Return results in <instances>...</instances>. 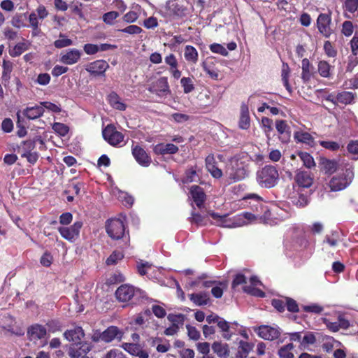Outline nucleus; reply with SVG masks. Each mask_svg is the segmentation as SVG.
I'll list each match as a JSON object with an SVG mask.
<instances>
[{"mask_svg":"<svg viewBox=\"0 0 358 358\" xmlns=\"http://www.w3.org/2000/svg\"><path fill=\"white\" fill-rule=\"evenodd\" d=\"M115 296L122 302L131 301V304H136L145 297L144 292L127 284L122 285L117 289Z\"/></svg>","mask_w":358,"mask_h":358,"instance_id":"obj_1","label":"nucleus"},{"mask_svg":"<svg viewBox=\"0 0 358 358\" xmlns=\"http://www.w3.org/2000/svg\"><path fill=\"white\" fill-rule=\"evenodd\" d=\"M279 175L273 166H265L257 172V181L264 188L274 187L278 180Z\"/></svg>","mask_w":358,"mask_h":358,"instance_id":"obj_2","label":"nucleus"},{"mask_svg":"<svg viewBox=\"0 0 358 358\" xmlns=\"http://www.w3.org/2000/svg\"><path fill=\"white\" fill-rule=\"evenodd\" d=\"M226 174L228 176L229 182H235L244 179L248 176L246 167L237 161L231 162V165L227 166Z\"/></svg>","mask_w":358,"mask_h":358,"instance_id":"obj_3","label":"nucleus"},{"mask_svg":"<svg viewBox=\"0 0 358 358\" xmlns=\"http://www.w3.org/2000/svg\"><path fill=\"white\" fill-rule=\"evenodd\" d=\"M106 230L108 235L114 240L122 238L124 234L125 227L123 222L120 219L108 220L106 225Z\"/></svg>","mask_w":358,"mask_h":358,"instance_id":"obj_4","label":"nucleus"},{"mask_svg":"<svg viewBox=\"0 0 358 358\" xmlns=\"http://www.w3.org/2000/svg\"><path fill=\"white\" fill-rule=\"evenodd\" d=\"M353 172L348 169L343 173V176H336L333 177L329 182V187L332 191H339L345 188L352 180Z\"/></svg>","mask_w":358,"mask_h":358,"instance_id":"obj_5","label":"nucleus"},{"mask_svg":"<svg viewBox=\"0 0 358 358\" xmlns=\"http://www.w3.org/2000/svg\"><path fill=\"white\" fill-rule=\"evenodd\" d=\"M151 93L155 94L159 97H165L171 94L168 80L166 77H161L152 83L148 88Z\"/></svg>","mask_w":358,"mask_h":358,"instance_id":"obj_6","label":"nucleus"},{"mask_svg":"<svg viewBox=\"0 0 358 358\" xmlns=\"http://www.w3.org/2000/svg\"><path fill=\"white\" fill-rule=\"evenodd\" d=\"M331 15L321 13L317 19V27L320 33L325 38H329L334 32L331 27Z\"/></svg>","mask_w":358,"mask_h":358,"instance_id":"obj_7","label":"nucleus"},{"mask_svg":"<svg viewBox=\"0 0 358 358\" xmlns=\"http://www.w3.org/2000/svg\"><path fill=\"white\" fill-rule=\"evenodd\" d=\"M82 226L83 222L78 221L70 227H60L58 228V231L64 238L69 241H73L78 238Z\"/></svg>","mask_w":358,"mask_h":358,"instance_id":"obj_8","label":"nucleus"},{"mask_svg":"<svg viewBox=\"0 0 358 358\" xmlns=\"http://www.w3.org/2000/svg\"><path fill=\"white\" fill-rule=\"evenodd\" d=\"M92 349L91 344L81 341L79 343H71L69 348V356L72 358H79L86 356V354Z\"/></svg>","mask_w":358,"mask_h":358,"instance_id":"obj_9","label":"nucleus"},{"mask_svg":"<svg viewBox=\"0 0 358 358\" xmlns=\"http://www.w3.org/2000/svg\"><path fill=\"white\" fill-rule=\"evenodd\" d=\"M102 134L104 139L113 146L119 145L124 139V135L112 126H107Z\"/></svg>","mask_w":358,"mask_h":358,"instance_id":"obj_10","label":"nucleus"},{"mask_svg":"<svg viewBox=\"0 0 358 358\" xmlns=\"http://www.w3.org/2000/svg\"><path fill=\"white\" fill-rule=\"evenodd\" d=\"M167 319L171 322V325L164 330V334L166 336H173L178 331L180 327H182L185 315H168Z\"/></svg>","mask_w":358,"mask_h":358,"instance_id":"obj_11","label":"nucleus"},{"mask_svg":"<svg viewBox=\"0 0 358 358\" xmlns=\"http://www.w3.org/2000/svg\"><path fill=\"white\" fill-rule=\"evenodd\" d=\"M132 155L137 162L143 166L147 167L151 164L150 157L143 148L138 145L132 147Z\"/></svg>","mask_w":358,"mask_h":358,"instance_id":"obj_12","label":"nucleus"},{"mask_svg":"<svg viewBox=\"0 0 358 358\" xmlns=\"http://www.w3.org/2000/svg\"><path fill=\"white\" fill-rule=\"evenodd\" d=\"M109 67L108 64L104 60H96L89 64L85 69L90 74L95 76H102Z\"/></svg>","mask_w":358,"mask_h":358,"instance_id":"obj_13","label":"nucleus"},{"mask_svg":"<svg viewBox=\"0 0 358 358\" xmlns=\"http://www.w3.org/2000/svg\"><path fill=\"white\" fill-rule=\"evenodd\" d=\"M123 336V332L115 326H110L104 330L100 335L101 341L106 343H110L115 338L121 340Z\"/></svg>","mask_w":358,"mask_h":358,"instance_id":"obj_14","label":"nucleus"},{"mask_svg":"<svg viewBox=\"0 0 358 358\" xmlns=\"http://www.w3.org/2000/svg\"><path fill=\"white\" fill-rule=\"evenodd\" d=\"M255 331L257 333L259 337L265 340L273 341L280 336L279 331L269 326H260L257 329H255Z\"/></svg>","mask_w":358,"mask_h":358,"instance_id":"obj_15","label":"nucleus"},{"mask_svg":"<svg viewBox=\"0 0 358 358\" xmlns=\"http://www.w3.org/2000/svg\"><path fill=\"white\" fill-rule=\"evenodd\" d=\"M318 164L320 170L326 174H332L337 170L338 163L335 160H331L324 157H320Z\"/></svg>","mask_w":358,"mask_h":358,"instance_id":"obj_16","label":"nucleus"},{"mask_svg":"<svg viewBox=\"0 0 358 358\" xmlns=\"http://www.w3.org/2000/svg\"><path fill=\"white\" fill-rule=\"evenodd\" d=\"M64 336L68 341L74 343L83 341L85 333L82 327H76L73 329L66 331Z\"/></svg>","mask_w":358,"mask_h":358,"instance_id":"obj_17","label":"nucleus"},{"mask_svg":"<svg viewBox=\"0 0 358 358\" xmlns=\"http://www.w3.org/2000/svg\"><path fill=\"white\" fill-rule=\"evenodd\" d=\"M295 180L299 186L307 188L312 185L313 178L309 172L302 170H297L295 176Z\"/></svg>","mask_w":358,"mask_h":358,"instance_id":"obj_18","label":"nucleus"},{"mask_svg":"<svg viewBox=\"0 0 358 358\" xmlns=\"http://www.w3.org/2000/svg\"><path fill=\"white\" fill-rule=\"evenodd\" d=\"M190 194L198 208H201L206 200V194L203 189L197 185H192L190 188Z\"/></svg>","mask_w":358,"mask_h":358,"instance_id":"obj_19","label":"nucleus"},{"mask_svg":"<svg viewBox=\"0 0 358 358\" xmlns=\"http://www.w3.org/2000/svg\"><path fill=\"white\" fill-rule=\"evenodd\" d=\"M27 334L30 340L41 339L46 335V329L40 324L32 325L28 329Z\"/></svg>","mask_w":358,"mask_h":358,"instance_id":"obj_20","label":"nucleus"},{"mask_svg":"<svg viewBox=\"0 0 358 358\" xmlns=\"http://www.w3.org/2000/svg\"><path fill=\"white\" fill-rule=\"evenodd\" d=\"M80 55L78 50L71 49L61 57L60 61L64 64L71 65L80 59Z\"/></svg>","mask_w":358,"mask_h":358,"instance_id":"obj_21","label":"nucleus"},{"mask_svg":"<svg viewBox=\"0 0 358 358\" xmlns=\"http://www.w3.org/2000/svg\"><path fill=\"white\" fill-rule=\"evenodd\" d=\"M250 125L248 107L245 103L241 106V115L238 122V126L242 129H248Z\"/></svg>","mask_w":358,"mask_h":358,"instance_id":"obj_22","label":"nucleus"},{"mask_svg":"<svg viewBox=\"0 0 358 358\" xmlns=\"http://www.w3.org/2000/svg\"><path fill=\"white\" fill-rule=\"evenodd\" d=\"M212 350L214 353L221 358H227L230 352L228 344L218 341L213 343Z\"/></svg>","mask_w":358,"mask_h":358,"instance_id":"obj_23","label":"nucleus"},{"mask_svg":"<svg viewBox=\"0 0 358 358\" xmlns=\"http://www.w3.org/2000/svg\"><path fill=\"white\" fill-rule=\"evenodd\" d=\"M44 111L43 107L35 106L27 107L23 110L22 114L29 120H34L42 116Z\"/></svg>","mask_w":358,"mask_h":358,"instance_id":"obj_24","label":"nucleus"},{"mask_svg":"<svg viewBox=\"0 0 358 358\" xmlns=\"http://www.w3.org/2000/svg\"><path fill=\"white\" fill-rule=\"evenodd\" d=\"M154 151L157 155L175 154L178 151V148L172 143L158 144L155 147Z\"/></svg>","mask_w":358,"mask_h":358,"instance_id":"obj_25","label":"nucleus"},{"mask_svg":"<svg viewBox=\"0 0 358 358\" xmlns=\"http://www.w3.org/2000/svg\"><path fill=\"white\" fill-rule=\"evenodd\" d=\"M189 299L197 306L206 305L210 301L209 294L206 292H199L189 295Z\"/></svg>","mask_w":358,"mask_h":358,"instance_id":"obj_26","label":"nucleus"},{"mask_svg":"<svg viewBox=\"0 0 358 358\" xmlns=\"http://www.w3.org/2000/svg\"><path fill=\"white\" fill-rule=\"evenodd\" d=\"M36 140H40V138L36 137L34 140H27L22 141L21 145L18 146V152L21 155L32 152V150L35 148Z\"/></svg>","mask_w":358,"mask_h":358,"instance_id":"obj_27","label":"nucleus"},{"mask_svg":"<svg viewBox=\"0 0 358 358\" xmlns=\"http://www.w3.org/2000/svg\"><path fill=\"white\" fill-rule=\"evenodd\" d=\"M253 345L248 342L241 341L236 353V358H247Z\"/></svg>","mask_w":358,"mask_h":358,"instance_id":"obj_28","label":"nucleus"},{"mask_svg":"<svg viewBox=\"0 0 358 358\" xmlns=\"http://www.w3.org/2000/svg\"><path fill=\"white\" fill-rule=\"evenodd\" d=\"M164 306H165V304L162 303L160 305L159 301L151 299L149 306L145 310V313H150V310L152 311V313H166V310Z\"/></svg>","mask_w":358,"mask_h":358,"instance_id":"obj_29","label":"nucleus"},{"mask_svg":"<svg viewBox=\"0 0 358 358\" xmlns=\"http://www.w3.org/2000/svg\"><path fill=\"white\" fill-rule=\"evenodd\" d=\"M189 220L192 224H195L198 227L206 226L208 222L207 215H202L194 211L192 212Z\"/></svg>","mask_w":358,"mask_h":358,"instance_id":"obj_30","label":"nucleus"},{"mask_svg":"<svg viewBox=\"0 0 358 358\" xmlns=\"http://www.w3.org/2000/svg\"><path fill=\"white\" fill-rule=\"evenodd\" d=\"M298 156L303 163V166L307 169H312L315 166V162L313 157L306 152H299Z\"/></svg>","mask_w":358,"mask_h":358,"instance_id":"obj_31","label":"nucleus"},{"mask_svg":"<svg viewBox=\"0 0 358 358\" xmlns=\"http://www.w3.org/2000/svg\"><path fill=\"white\" fill-rule=\"evenodd\" d=\"M333 67L326 61H320L318 63L319 74L323 78L331 77V70Z\"/></svg>","mask_w":358,"mask_h":358,"instance_id":"obj_32","label":"nucleus"},{"mask_svg":"<svg viewBox=\"0 0 358 358\" xmlns=\"http://www.w3.org/2000/svg\"><path fill=\"white\" fill-rule=\"evenodd\" d=\"M355 99V94L350 92L344 91L338 93L336 96V100L343 104H350Z\"/></svg>","mask_w":358,"mask_h":358,"instance_id":"obj_33","label":"nucleus"},{"mask_svg":"<svg viewBox=\"0 0 358 358\" xmlns=\"http://www.w3.org/2000/svg\"><path fill=\"white\" fill-rule=\"evenodd\" d=\"M262 127L266 134L267 141H269L271 138L270 133L273 131V120L268 117H263L262 118Z\"/></svg>","mask_w":358,"mask_h":358,"instance_id":"obj_34","label":"nucleus"},{"mask_svg":"<svg viewBox=\"0 0 358 358\" xmlns=\"http://www.w3.org/2000/svg\"><path fill=\"white\" fill-rule=\"evenodd\" d=\"M121 347L133 356H136L141 350V345L138 343H123Z\"/></svg>","mask_w":358,"mask_h":358,"instance_id":"obj_35","label":"nucleus"},{"mask_svg":"<svg viewBox=\"0 0 358 358\" xmlns=\"http://www.w3.org/2000/svg\"><path fill=\"white\" fill-rule=\"evenodd\" d=\"M185 57L187 61L196 63L198 59V52L193 46L187 45L185 49Z\"/></svg>","mask_w":358,"mask_h":358,"instance_id":"obj_36","label":"nucleus"},{"mask_svg":"<svg viewBox=\"0 0 358 358\" xmlns=\"http://www.w3.org/2000/svg\"><path fill=\"white\" fill-rule=\"evenodd\" d=\"M294 137L295 140L299 142L304 143L306 144H311L313 143V138L312 136L308 132L296 131Z\"/></svg>","mask_w":358,"mask_h":358,"instance_id":"obj_37","label":"nucleus"},{"mask_svg":"<svg viewBox=\"0 0 358 358\" xmlns=\"http://www.w3.org/2000/svg\"><path fill=\"white\" fill-rule=\"evenodd\" d=\"M228 283L227 281H218L217 283L211 289L213 296L215 298H220L223 294V289L227 288Z\"/></svg>","mask_w":358,"mask_h":358,"instance_id":"obj_38","label":"nucleus"},{"mask_svg":"<svg viewBox=\"0 0 358 358\" xmlns=\"http://www.w3.org/2000/svg\"><path fill=\"white\" fill-rule=\"evenodd\" d=\"M208 215H209L214 220H215V224L218 226L222 227H229V225L226 224L227 222V215H220L218 213H214L213 211H208Z\"/></svg>","mask_w":358,"mask_h":358,"instance_id":"obj_39","label":"nucleus"},{"mask_svg":"<svg viewBox=\"0 0 358 358\" xmlns=\"http://www.w3.org/2000/svg\"><path fill=\"white\" fill-rule=\"evenodd\" d=\"M27 19L26 14H16L15 15L11 20L13 26L17 28L25 27L24 20Z\"/></svg>","mask_w":358,"mask_h":358,"instance_id":"obj_40","label":"nucleus"},{"mask_svg":"<svg viewBox=\"0 0 358 358\" xmlns=\"http://www.w3.org/2000/svg\"><path fill=\"white\" fill-rule=\"evenodd\" d=\"M52 129L62 136H66L69 132V127L65 124L55 122L52 125Z\"/></svg>","mask_w":358,"mask_h":358,"instance_id":"obj_41","label":"nucleus"},{"mask_svg":"<svg viewBox=\"0 0 358 358\" xmlns=\"http://www.w3.org/2000/svg\"><path fill=\"white\" fill-rule=\"evenodd\" d=\"M285 300L286 302L285 306H287V310L289 312H291V313L299 312L300 309L299 308V305L294 299L286 296V297H285Z\"/></svg>","mask_w":358,"mask_h":358,"instance_id":"obj_42","label":"nucleus"},{"mask_svg":"<svg viewBox=\"0 0 358 358\" xmlns=\"http://www.w3.org/2000/svg\"><path fill=\"white\" fill-rule=\"evenodd\" d=\"M301 310L306 313H320L324 310V308L318 304L312 303L307 306H301Z\"/></svg>","mask_w":358,"mask_h":358,"instance_id":"obj_43","label":"nucleus"},{"mask_svg":"<svg viewBox=\"0 0 358 358\" xmlns=\"http://www.w3.org/2000/svg\"><path fill=\"white\" fill-rule=\"evenodd\" d=\"M1 328L4 329L5 331L10 333L11 334L21 336L24 334V331L22 328L20 327H14L13 325H6V326H2Z\"/></svg>","mask_w":358,"mask_h":358,"instance_id":"obj_44","label":"nucleus"},{"mask_svg":"<svg viewBox=\"0 0 358 358\" xmlns=\"http://www.w3.org/2000/svg\"><path fill=\"white\" fill-rule=\"evenodd\" d=\"M180 83L184 89V92L188 94L194 89L192 80L190 78L184 77L180 80Z\"/></svg>","mask_w":358,"mask_h":358,"instance_id":"obj_45","label":"nucleus"},{"mask_svg":"<svg viewBox=\"0 0 358 358\" xmlns=\"http://www.w3.org/2000/svg\"><path fill=\"white\" fill-rule=\"evenodd\" d=\"M120 15L119 13L117 12V11H110V12H108L106 13H105L102 18H103V21L107 24H113V21L117 18Z\"/></svg>","mask_w":358,"mask_h":358,"instance_id":"obj_46","label":"nucleus"},{"mask_svg":"<svg viewBox=\"0 0 358 358\" xmlns=\"http://www.w3.org/2000/svg\"><path fill=\"white\" fill-rule=\"evenodd\" d=\"M102 358H128L122 351L117 349H111L108 351Z\"/></svg>","mask_w":358,"mask_h":358,"instance_id":"obj_47","label":"nucleus"},{"mask_svg":"<svg viewBox=\"0 0 358 358\" xmlns=\"http://www.w3.org/2000/svg\"><path fill=\"white\" fill-rule=\"evenodd\" d=\"M29 21L33 29V34L36 35L39 32L37 15L35 13H31L29 16Z\"/></svg>","mask_w":358,"mask_h":358,"instance_id":"obj_48","label":"nucleus"},{"mask_svg":"<svg viewBox=\"0 0 358 358\" xmlns=\"http://www.w3.org/2000/svg\"><path fill=\"white\" fill-rule=\"evenodd\" d=\"M123 258V255L121 252L114 251L106 259V263L108 265L115 264L118 260Z\"/></svg>","mask_w":358,"mask_h":358,"instance_id":"obj_49","label":"nucleus"},{"mask_svg":"<svg viewBox=\"0 0 358 358\" xmlns=\"http://www.w3.org/2000/svg\"><path fill=\"white\" fill-rule=\"evenodd\" d=\"M27 46L24 43H19L13 48L10 54L13 57L20 56L22 52L27 50Z\"/></svg>","mask_w":358,"mask_h":358,"instance_id":"obj_50","label":"nucleus"},{"mask_svg":"<svg viewBox=\"0 0 358 358\" xmlns=\"http://www.w3.org/2000/svg\"><path fill=\"white\" fill-rule=\"evenodd\" d=\"M46 325L50 332L54 333L62 330V324L58 320H50L47 322Z\"/></svg>","mask_w":358,"mask_h":358,"instance_id":"obj_51","label":"nucleus"},{"mask_svg":"<svg viewBox=\"0 0 358 358\" xmlns=\"http://www.w3.org/2000/svg\"><path fill=\"white\" fill-rule=\"evenodd\" d=\"M320 144L323 148L332 151L338 150L340 148V145L335 141H321Z\"/></svg>","mask_w":358,"mask_h":358,"instance_id":"obj_52","label":"nucleus"},{"mask_svg":"<svg viewBox=\"0 0 358 358\" xmlns=\"http://www.w3.org/2000/svg\"><path fill=\"white\" fill-rule=\"evenodd\" d=\"M210 50L215 53L220 54L223 56H227L228 55V51L226 48L220 44L213 43L210 45Z\"/></svg>","mask_w":358,"mask_h":358,"instance_id":"obj_53","label":"nucleus"},{"mask_svg":"<svg viewBox=\"0 0 358 358\" xmlns=\"http://www.w3.org/2000/svg\"><path fill=\"white\" fill-rule=\"evenodd\" d=\"M197 176L196 172L194 169L187 170L185 173V176L182 179L183 183H189L196 181V177Z\"/></svg>","mask_w":358,"mask_h":358,"instance_id":"obj_54","label":"nucleus"},{"mask_svg":"<svg viewBox=\"0 0 358 358\" xmlns=\"http://www.w3.org/2000/svg\"><path fill=\"white\" fill-rule=\"evenodd\" d=\"M247 283L246 277L241 273L236 274L232 281L231 287L234 289L236 287L240 285H244Z\"/></svg>","mask_w":358,"mask_h":358,"instance_id":"obj_55","label":"nucleus"},{"mask_svg":"<svg viewBox=\"0 0 358 358\" xmlns=\"http://www.w3.org/2000/svg\"><path fill=\"white\" fill-rule=\"evenodd\" d=\"M189 337L194 341H197L200 338V332L194 327L187 324L186 326Z\"/></svg>","mask_w":358,"mask_h":358,"instance_id":"obj_56","label":"nucleus"},{"mask_svg":"<svg viewBox=\"0 0 358 358\" xmlns=\"http://www.w3.org/2000/svg\"><path fill=\"white\" fill-rule=\"evenodd\" d=\"M275 128L279 134L289 130L290 127L287 125L285 120H279L275 121Z\"/></svg>","mask_w":358,"mask_h":358,"instance_id":"obj_57","label":"nucleus"},{"mask_svg":"<svg viewBox=\"0 0 358 358\" xmlns=\"http://www.w3.org/2000/svg\"><path fill=\"white\" fill-rule=\"evenodd\" d=\"M207 170L210 173L213 177L220 178L222 176V171L218 169L215 164H209Z\"/></svg>","mask_w":358,"mask_h":358,"instance_id":"obj_58","label":"nucleus"},{"mask_svg":"<svg viewBox=\"0 0 358 358\" xmlns=\"http://www.w3.org/2000/svg\"><path fill=\"white\" fill-rule=\"evenodd\" d=\"M119 31L129 34H137L142 31V29L137 25H129L126 28L119 29Z\"/></svg>","mask_w":358,"mask_h":358,"instance_id":"obj_59","label":"nucleus"},{"mask_svg":"<svg viewBox=\"0 0 358 358\" xmlns=\"http://www.w3.org/2000/svg\"><path fill=\"white\" fill-rule=\"evenodd\" d=\"M271 304L278 312H283L285 310L286 302L285 298L283 299H275L272 300Z\"/></svg>","mask_w":358,"mask_h":358,"instance_id":"obj_60","label":"nucleus"},{"mask_svg":"<svg viewBox=\"0 0 358 358\" xmlns=\"http://www.w3.org/2000/svg\"><path fill=\"white\" fill-rule=\"evenodd\" d=\"M345 6L347 10L354 13L358 8V0H345Z\"/></svg>","mask_w":358,"mask_h":358,"instance_id":"obj_61","label":"nucleus"},{"mask_svg":"<svg viewBox=\"0 0 358 358\" xmlns=\"http://www.w3.org/2000/svg\"><path fill=\"white\" fill-rule=\"evenodd\" d=\"M324 49L326 54L329 57H334L337 54L336 50L334 48L331 43L329 41L324 42Z\"/></svg>","mask_w":358,"mask_h":358,"instance_id":"obj_62","label":"nucleus"},{"mask_svg":"<svg viewBox=\"0 0 358 358\" xmlns=\"http://www.w3.org/2000/svg\"><path fill=\"white\" fill-rule=\"evenodd\" d=\"M151 266L152 264H150L149 262H143L142 261H141V262L138 263L137 264V270L141 275H144L147 273L146 270L148 268H151Z\"/></svg>","mask_w":358,"mask_h":358,"instance_id":"obj_63","label":"nucleus"},{"mask_svg":"<svg viewBox=\"0 0 358 358\" xmlns=\"http://www.w3.org/2000/svg\"><path fill=\"white\" fill-rule=\"evenodd\" d=\"M342 32L346 36H349L352 35V34L353 32V25H352V22L345 21L343 22Z\"/></svg>","mask_w":358,"mask_h":358,"instance_id":"obj_64","label":"nucleus"}]
</instances>
